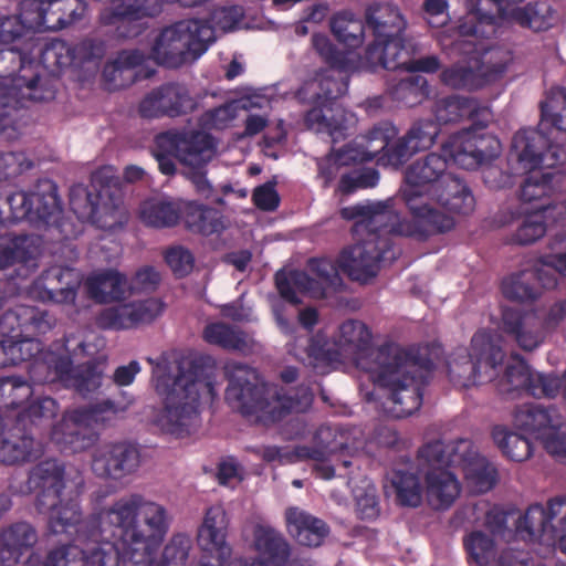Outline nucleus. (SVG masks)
I'll use <instances>...</instances> for the list:
<instances>
[{
  "label": "nucleus",
  "mask_w": 566,
  "mask_h": 566,
  "mask_svg": "<svg viewBox=\"0 0 566 566\" xmlns=\"http://www.w3.org/2000/svg\"><path fill=\"white\" fill-rule=\"evenodd\" d=\"M38 532L29 522H15L0 531V565L17 566L38 543Z\"/></svg>",
  "instance_id": "nucleus-38"
},
{
  "label": "nucleus",
  "mask_w": 566,
  "mask_h": 566,
  "mask_svg": "<svg viewBox=\"0 0 566 566\" xmlns=\"http://www.w3.org/2000/svg\"><path fill=\"white\" fill-rule=\"evenodd\" d=\"M202 338L206 343L226 350H244L248 347L247 334L239 327L223 322L206 325Z\"/></svg>",
  "instance_id": "nucleus-54"
},
{
  "label": "nucleus",
  "mask_w": 566,
  "mask_h": 566,
  "mask_svg": "<svg viewBox=\"0 0 566 566\" xmlns=\"http://www.w3.org/2000/svg\"><path fill=\"white\" fill-rule=\"evenodd\" d=\"M83 276L76 269L54 265L44 270L34 281V290L42 301L74 304Z\"/></svg>",
  "instance_id": "nucleus-32"
},
{
  "label": "nucleus",
  "mask_w": 566,
  "mask_h": 566,
  "mask_svg": "<svg viewBox=\"0 0 566 566\" xmlns=\"http://www.w3.org/2000/svg\"><path fill=\"white\" fill-rule=\"evenodd\" d=\"M86 10L85 0H46L48 30L59 31L76 23Z\"/></svg>",
  "instance_id": "nucleus-51"
},
{
  "label": "nucleus",
  "mask_w": 566,
  "mask_h": 566,
  "mask_svg": "<svg viewBox=\"0 0 566 566\" xmlns=\"http://www.w3.org/2000/svg\"><path fill=\"white\" fill-rule=\"evenodd\" d=\"M373 335L368 326L358 319H347L339 326L338 344L353 356L356 365L367 373L374 371L381 363L379 352L384 347H399L394 343L373 346Z\"/></svg>",
  "instance_id": "nucleus-25"
},
{
  "label": "nucleus",
  "mask_w": 566,
  "mask_h": 566,
  "mask_svg": "<svg viewBox=\"0 0 566 566\" xmlns=\"http://www.w3.org/2000/svg\"><path fill=\"white\" fill-rule=\"evenodd\" d=\"M163 310L164 304L156 298L122 304L103 310L97 317V324L103 329H128L142 323L153 322Z\"/></svg>",
  "instance_id": "nucleus-36"
},
{
  "label": "nucleus",
  "mask_w": 566,
  "mask_h": 566,
  "mask_svg": "<svg viewBox=\"0 0 566 566\" xmlns=\"http://www.w3.org/2000/svg\"><path fill=\"white\" fill-rule=\"evenodd\" d=\"M35 49L32 41L0 49V102L14 106L21 120L29 103L52 101L57 91L54 80L40 76Z\"/></svg>",
  "instance_id": "nucleus-6"
},
{
  "label": "nucleus",
  "mask_w": 566,
  "mask_h": 566,
  "mask_svg": "<svg viewBox=\"0 0 566 566\" xmlns=\"http://www.w3.org/2000/svg\"><path fill=\"white\" fill-rule=\"evenodd\" d=\"M502 335L479 329L471 339V348H458L448 360V377L454 386L469 388L492 381L505 358Z\"/></svg>",
  "instance_id": "nucleus-9"
},
{
  "label": "nucleus",
  "mask_w": 566,
  "mask_h": 566,
  "mask_svg": "<svg viewBox=\"0 0 566 566\" xmlns=\"http://www.w3.org/2000/svg\"><path fill=\"white\" fill-rule=\"evenodd\" d=\"M139 464L138 448L128 442H117L105 444L95 451L92 470L99 478L118 481L134 473Z\"/></svg>",
  "instance_id": "nucleus-27"
},
{
  "label": "nucleus",
  "mask_w": 566,
  "mask_h": 566,
  "mask_svg": "<svg viewBox=\"0 0 566 566\" xmlns=\"http://www.w3.org/2000/svg\"><path fill=\"white\" fill-rule=\"evenodd\" d=\"M7 201L14 220H27L36 227H55L63 240L76 239L83 231L81 224L63 217L57 185L51 179H39L30 191H17Z\"/></svg>",
  "instance_id": "nucleus-10"
},
{
  "label": "nucleus",
  "mask_w": 566,
  "mask_h": 566,
  "mask_svg": "<svg viewBox=\"0 0 566 566\" xmlns=\"http://www.w3.org/2000/svg\"><path fill=\"white\" fill-rule=\"evenodd\" d=\"M168 531L167 510L132 493L86 517L77 541L50 549L41 566H156L150 555Z\"/></svg>",
  "instance_id": "nucleus-1"
},
{
  "label": "nucleus",
  "mask_w": 566,
  "mask_h": 566,
  "mask_svg": "<svg viewBox=\"0 0 566 566\" xmlns=\"http://www.w3.org/2000/svg\"><path fill=\"white\" fill-rule=\"evenodd\" d=\"M474 98L448 96L437 101L434 106L436 122L439 124L458 123L465 119L467 114L474 111Z\"/></svg>",
  "instance_id": "nucleus-61"
},
{
  "label": "nucleus",
  "mask_w": 566,
  "mask_h": 566,
  "mask_svg": "<svg viewBox=\"0 0 566 566\" xmlns=\"http://www.w3.org/2000/svg\"><path fill=\"white\" fill-rule=\"evenodd\" d=\"M312 45L323 61L333 70L339 72L366 71L360 65L363 55H356L352 51H339L325 34H313Z\"/></svg>",
  "instance_id": "nucleus-49"
},
{
  "label": "nucleus",
  "mask_w": 566,
  "mask_h": 566,
  "mask_svg": "<svg viewBox=\"0 0 566 566\" xmlns=\"http://www.w3.org/2000/svg\"><path fill=\"white\" fill-rule=\"evenodd\" d=\"M184 219L189 231L205 237L219 235L228 228L221 211L195 201L187 203Z\"/></svg>",
  "instance_id": "nucleus-44"
},
{
  "label": "nucleus",
  "mask_w": 566,
  "mask_h": 566,
  "mask_svg": "<svg viewBox=\"0 0 566 566\" xmlns=\"http://www.w3.org/2000/svg\"><path fill=\"white\" fill-rule=\"evenodd\" d=\"M463 547L468 562L478 566H532V558L522 552L504 549L497 555L494 538L482 531L467 534Z\"/></svg>",
  "instance_id": "nucleus-30"
},
{
  "label": "nucleus",
  "mask_w": 566,
  "mask_h": 566,
  "mask_svg": "<svg viewBox=\"0 0 566 566\" xmlns=\"http://www.w3.org/2000/svg\"><path fill=\"white\" fill-rule=\"evenodd\" d=\"M507 364L503 380L509 385L506 391L524 389L535 398H555L562 388V380L556 375L533 373L526 361L517 354Z\"/></svg>",
  "instance_id": "nucleus-28"
},
{
  "label": "nucleus",
  "mask_w": 566,
  "mask_h": 566,
  "mask_svg": "<svg viewBox=\"0 0 566 566\" xmlns=\"http://www.w3.org/2000/svg\"><path fill=\"white\" fill-rule=\"evenodd\" d=\"M398 136V128L389 120H382L373 126L361 142L345 145L335 156V164L347 166L354 163H368L374 160L378 154L388 150L390 142Z\"/></svg>",
  "instance_id": "nucleus-26"
},
{
  "label": "nucleus",
  "mask_w": 566,
  "mask_h": 566,
  "mask_svg": "<svg viewBox=\"0 0 566 566\" xmlns=\"http://www.w3.org/2000/svg\"><path fill=\"white\" fill-rule=\"evenodd\" d=\"M44 448L41 441L27 430L13 428L0 440V462L6 465H20L42 457Z\"/></svg>",
  "instance_id": "nucleus-39"
},
{
  "label": "nucleus",
  "mask_w": 566,
  "mask_h": 566,
  "mask_svg": "<svg viewBox=\"0 0 566 566\" xmlns=\"http://www.w3.org/2000/svg\"><path fill=\"white\" fill-rule=\"evenodd\" d=\"M397 501L401 506L417 507L422 502V488L415 473L395 471L391 479Z\"/></svg>",
  "instance_id": "nucleus-60"
},
{
  "label": "nucleus",
  "mask_w": 566,
  "mask_h": 566,
  "mask_svg": "<svg viewBox=\"0 0 566 566\" xmlns=\"http://www.w3.org/2000/svg\"><path fill=\"white\" fill-rule=\"evenodd\" d=\"M426 483L428 499L437 509H448L460 494L455 474L447 469L428 471Z\"/></svg>",
  "instance_id": "nucleus-48"
},
{
  "label": "nucleus",
  "mask_w": 566,
  "mask_h": 566,
  "mask_svg": "<svg viewBox=\"0 0 566 566\" xmlns=\"http://www.w3.org/2000/svg\"><path fill=\"white\" fill-rule=\"evenodd\" d=\"M366 29V21L356 18L350 11L338 12L331 20L333 34L348 49L363 44Z\"/></svg>",
  "instance_id": "nucleus-53"
},
{
  "label": "nucleus",
  "mask_w": 566,
  "mask_h": 566,
  "mask_svg": "<svg viewBox=\"0 0 566 566\" xmlns=\"http://www.w3.org/2000/svg\"><path fill=\"white\" fill-rule=\"evenodd\" d=\"M449 159L444 153H429L411 163L405 171V187L400 192H411L419 206L433 207L428 200L443 186L452 174L448 172Z\"/></svg>",
  "instance_id": "nucleus-22"
},
{
  "label": "nucleus",
  "mask_w": 566,
  "mask_h": 566,
  "mask_svg": "<svg viewBox=\"0 0 566 566\" xmlns=\"http://www.w3.org/2000/svg\"><path fill=\"white\" fill-rule=\"evenodd\" d=\"M367 30L374 36L363 54L360 65L366 72L378 69L396 71L397 56L401 49H413L415 39L405 34L407 21L400 10L389 3H375L365 10Z\"/></svg>",
  "instance_id": "nucleus-8"
},
{
  "label": "nucleus",
  "mask_w": 566,
  "mask_h": 566,
  "mask_svg": "<svg viewBox=\"0 0 566 566\" xmlns=\"http://www.w3.org/2000/svg\"><path fill=\"white\" fill-rule=\"evenodd\" d=\"M441 151L447 155L449 163L452 161L460 168L471 170L497 158L501 153V143L494 135L463 129L451 135L442 144Z\"/></svg>",
  "instance_id": "nucleus-20"
},
{
  "label": "nucleus",
  "mask_w": 566,
  "mask_h": 566,
  "mask_svg": "<svg viewBox=\"0 0 566 566\" xmlns=\"http://www.w3.org/2000/svg\"><path fill=\"white\" fill-rule=\"evenodd\" d=\"M33 395L30 382L21 377L0 378V411L18 410Z\"/></svg>",
  "instance_id": "nucleus-57"
},
{
  "label": "nucleus",
  "mask_w": 566,
  "mask_h": 566,
  "mask_svg": "<svg viewBox=\"0 0 566 566\" xmlns=\"http://www.w3.org/2000/svg\"><path fill=\"white\" fill-rule=\"evenodd\" d=\"M551 125L558 132L566 133V91L558 90L555 96L541 102L539 127Z\"/></svg>",
  "instance_id": "nucleus-64"
},
{
  "label": "nucleus",
  "mask_w": 566,
  "mask_h": 566,
  "mask_svg": "<svg viewBox=\"0 0 566 566\" xmlns=\"http://www.w3.org/2000/svg\"><path fill=\"white\" fill-rule=\"evenodd\" d=\"M554 177L553 172L530 170L520 186V200L524 203H538L535 210H538L542 205H552L551 213L556 211L557 217H563L566 213V205L551 200Z\"/></svg>",
  "instance_id": "nucleus-41"
},
{
  "label": "nucleus",
  "mask_w": 566,
  "mask_h": 566,
  "mask_svg": "<svg viewBox=\"0 0 566 566\" xmlns=\"http://www.w3.org/2000/svg\"><path fill=\"white\" fill-rule=\"evenodd\" d=\"M395 259L390 238H365L343 249L338 255L339 269L352 280L361 284L377 276L380 263Z\"/></svg>",
  "instance_id": "nucleus-16"
},
{
  "label": "nucleus",
  "mask_w": 566,
  "mask_h": 566,
  "mask_svg": "<svg viewBox=\"0 0 566 566\" xmlns=\"http://www.w3.org/2000/svg\"><path fill=\"white\" fill-rule=\"evenodd\" d=\"M205 359L193 358L178 366V374H157L155 377L156 392L163 399V409L157 416L160 429L177 438L190 433V428L199 415L200 388L212 386L201 380L203 376Z\"/></svg>",
  "instance_id": "nucleus-5"
},
{
  "label": "nucleus",
  "mask_w": 566,
  "mask_h": 566,
  "mask_svg": "<svg viewBox=\"0 0 566 566\" xmlns=\"http://www.w3.org/2000/svg\"><path fill=\"white\" fill-rule=\"evenodd\" d=\"M209 153V134L201 130H167L155 137L153 155L163 175L176 174L175 158L188 168L201 164Z\"/></svg>",
  "instance_id": "nucleus-14"
},
{
  "label": "nucleus",
  "mask_w": 566,
  "mask_h": 566,
  "mask_svg": "<svg viewBox=\"0 0 566 566\" xmlns=\"http://www.w3.org/2000/svg\"><path fill=\"white\" fill-rule=\"evenodd\" d=\"M552 205H542L538 210L526 213L518 224L512 241L520 245H528L543 238L547 230L546 219L553 217L557 220V214L551 213Z\"/></svg>",
  "instance_id": "nucleus-52"
},
{
  "label": "nucleus",
  "mask_w": 566,
  "mask_h": 566,
  "mask_svg": "<svg viewBox=\"0 0 566 566\" xmlns=\"http://www.w3.org/2000/svg\"><path fill=\"white\" fill-rule=\"evenodd\" d=\"M274 281L280 296L293 305L301 303L295 289L303 293L307 292L319 296L318 282L305 271L291 270L285 272L280 270L275 273Z\"/></svg>",
  "instance_id": "nucleus-50"
},
{
  "label": "nucleus",
  "mask_w": 566,
  "mask_h": 566,
  "mask_svg": "<svg viewBox=\"0 0 566 566\" xmlns=\"http://www.w3.org/2000/svg\"><path fill=\"white\" fill-rule=\"evenodd\" d=\"M461 438L444 443L441 440H434L422 446L418 451V458L423 460L431 470H444L447 468H457L458 464L451 462L454 448L459 446Z\"/></svg>",
  "instance_id": "nucleus-63"
},
{
  "label": "nucleus",
  "mask_w": 566,
  "mask_h": 566,
  "mask_svg": "<svg viewBox=\"0 0 566 566\" xmlns=\"http://www.w3.org/2000/svg\"><path fill=\"white\" fill-rule=\"evenodd\" d=\"M507 22L534 32L552 29L558 22V13L548 0L531 1L523 7H514L507 13Z\"/></svg>",
  "instance_id": "nucleus-42"
},
{
  "label": "nucleus",
  "mask_w": 566,
  "mask_h": 566,
  "mask_svg": "<svg viewBox=\"0 0 566 566\" xmlns=\"http://www.w3.org/2000/svg\"><path fill=\"white\" fill-rule=\"evenodd\" d=\"M41 239L36 235H13L7 243H0V271L21 262L24 268L36 266Z\"/></svg>",
  "instance_id": "nucleus-45"
},
{
  "label": "nucleus",
  "mask_w": 566,
  "mask_h": 566,
  "mask_svg": "<svg viewBox=\"0 0 566 566\" xmlns=\"http://www.w3.org/2000/svg\"><path fill=\"white\" fill-rule=\"evenodd\" d=\"M532 271H523L502 282L503 295L511 301L528 302L539 297L541 291L534 282Z\"/></svg>",
  "instance_id": "nucleus-59"
},
{
  "label": "nucleus",
  "mask_w": 566,
  "mask_h": 566,
  "mask_svg": "<svg viewBox=\"0 0 566 566\" xmlns=\"http://www.w3.org/2000/svg\"><path fill=\"white\" fill-rule=\"evenodd\" d=\"M564 318H566V300L553 304L543 323L534 313L505 307L502 311V328L523 350L531 352L543 342L545 337L543 328H554Z\"/></svg>",
  "instance_id": "nucleus-17"
},
{
  "label": "nucleus",
  "mask_w": 566,
  "mask_h": 566,
  "mask_svg": "<svg viewBox=\"0 0 566 566\" xmlns=\"http://www.w3.org/2000/svg\"><path fill=\"white\" fill-rule=\"evenodd\" d=\"M228 527L229 518L222 506H211L206 511L197 534L198 545L205 555L196 566H254L242 559L229 563L232 547L227 542Z\"/></svg>",
  "instance_id": "nucleus-18"
},
{
  "label": "nucleus",
  "mask_w": 566,
  "mask_h": 566,
  "mask_svg": "<svg viewBox=\"0 0 566 566\" xmlns=\"http://www.w3.org/2000/svg\"><path fill=\"white\" fill-rule=\"evenodd\" d=\"M524 0H478L474 9L459 25V32L464 36L489 39L496 34L497 29L507 20L512 6Z\"/></svg>",
  "instance_id": "nucleus-29"
},
{
  "label": "nucleus",
  "mask_w": 566,
  "mask_h": 566,
  "mask_svg": "<svg viewBox=\"0 0 566 566\" xmlns=\"http://www.w3.org/2000/svg\"><path fill=\"white\" fill-rule=\"evenodd\" d=\"M224 376L228 380L226 400L244 418L270 426L281 421L291 412H304L313 402L307 386H298L292 394L283 392L264 382L256 369L242 363H227Z\"/></svg>",
  "instance_id": "nucleus-2"
},
{
  "label": "nucleus",
  "mask_w": 566,
  "mask_h": 566,
  "mask_svg": "<svg viewBox=\"0 0 566 566\" xmlns=\"http://www.w3.org/2000/svg\"><path fill=\"white\" fill-rule=\"evenodd\" d=\"M88 295L97 303H111L126 297L127 279L116 270H106L86 281Z\"/></svg>",
  "instance_id": "nucleus-46"
},
{
  "label": "nucleus",
  "mask_w": 566,
  "mask_h": 566,
  "mask_svg": "<svg viewBox=\"0 0 566 566\" xmlns=\"http://www.w3.org/2000/svg\"><path fill=\"white\" fill-rule=\"evenodd\" d=\"M401 198L410 219L400 218L394 198L346 207L342 210V217L355 220L353 231L366 232L368 239L390 238V234H397L423 242L454 228L453 218L434 207L419 206L410 191L401 192Z\"/></svg>",
  "instance_id": "nucleus-3"
},
{
  "label": "nucleus",
  "mask_w": 566,
  "mask_h": 566,
  "mask_svg": "<svg viewBox=\"0 0 566 566\" xmlns=\"http://www.w3.org/2000/svg\"><path fill=\"white\" fill-rule=\"evenodd\" d=\"M348 83L331 76L319 78L321 93L315 105L304 116L306 127L319 134H327L333 143L345 138L352 114L340 107L336 99L347 91Z\"/></svg>",
  "instance_id": "nucleus-13"
},
{
  "label": "nucleus",
  "mask_w": 566,
  "mask_h": 566,
  "mask_svg": "<svg viewBox=\"0 0 566 566\" xmlns=\"http://www.w3.org/2000/svg\"><path fill=\"white\" fill-rule=\"evenodd\" d=\"M139 217L147 227L156 229L171 228L178 223L180 211L174 202L150 199L142 203Z\"/></svg>",
  "instance_id": "nucleus-55"
},
{
  "label": "nucleus",
  "mask_w": 566,
  "mask_h": 566,
  "mask_svg": "<svg viewBox=\"0 0 566 566\" xmlns=\"http://www.w3.org/2000/svg\"><path fill=\"white\" fill-rule=\"evenodd\" d=\"M510 158L525 170L555 168L566 163V149L552 143L539 129L522 128L512 138Z\"/></svg>",
  "instance_id": "nucleus-19"
},
{
  "label": "nucleus",
  "mask_w": 566,
  "mask_h": 566,
  "mask_svg": "<svg viewBox=\"0 0 566 566\" xmlns=\"http://www.w3.org/2000/svg\"><path fill=\"white\" fill-rule=\"evenodd\" d=\"M54 325L55 319L48 311L20 304L0 315V336L12 340L21 336L44 335Z\"/></svg>",
  "instance_id": "nucleus-31"
},
{
  "label": "nucleus",
  "mask_w": 566,
  "mask_h": 566,
  "mask_svg": "<svg viewBox=\"0 0 566 566\" xmlns=\"http://www.w3.org/2000/svg\"><path fill=\"white\" fill-rule=\"evenodd\" d=\"M196 106L186 84L167 82L146 94L138 105V114L146 119L176 118L193 112Z\"/></svg>",
  "instance_id": "nucleus-23"
},
{
  "label": "nucleus",
  "mask_w": 566,
  "mask_h": 566,
  "mask_svg": "<svg viewBox=\"0 0 566 566\" xmlns=\"http://www.w3.org/2000/svg\"><path fill=\"white\" fill-rule=\"evenodd\" d=\"M444 209L468 214L474 208V197L469 187L457 176L449 177V180L437 189L430 197Z\"/></svg>",
  "instance_id": "nucleus-47"
},
{
  "label": "nucleus",
  "mask_w": 566,
  "mask_h": 566,
  "mask_svg": "<svg viewBox=\"0 0 566 566\" xmlns=\"http://www.w3.org/2000/svg\"><path fill=\"white\" fill-rule=\"evenodd\" d=\"M453 450L451 462L462 470L465 481L475 493H485L496 484V468L475 451L470 439H460Z\"/></svg>",
  "instance_id": "nucleus-33"
},
{
  "label": "nucleus",
  "mask_w": 566,
  "mask_h": 566,
  "mask_svg": "<svg viewBox=\"0 0 566 566\" xmlns=\"http://www.w3.org/2000/svg\"><path fill=\"white\" fill-rule=\"evenodd\" d=\"M285 520L289 533L302 546L318 547L329 534L325 521L300 507H289Z\"/></svg>",
  "instance_id": "nucleus-40"
},
{
  "label": "nucleus",
  "mask_w": 566,
  "mask_h": 566,
  "mask_svg": "<svg viewBox=\"0 0 566 566\" xmlns=\"http://www.w3.org/2000/svg\"><path fill=\"white\" fill-rule=\"evenodd\" d=\"M214 41L212 27L205 20L188 19L164 28L151 46V57L169 69L197 61Z\"/></svg>",
  "instance_id": "nucleus-11"
},
{
  "label": "nucleus",
  "mask_w": 566,
  "mask_h": 566,
  "mask_svg": "<svg viewBox=\"0 0 566 566\" xmlns=\"http://www.w3.org/2000/svg\"><path fill=\"white\" fill-rule=\"evenodd\" d=\"M118 411V407L109 399L65 410L61 420L51 429V441L64 453L85 451L98 439L96 427L108 423Z\"/></svg>",
  "instance_id": "nucleus-12"
},
{
  "label": "nucleus",
  "mask_w": 566,
  "mask_h": 566,
  "mask_svg": "<svg viewBox=\"0 0 566 566\" xmlns=\"http://www.w3.org/2000/svg\"><path fill=\"white\" fill-rule=\"evenodd\" d=\"M440 134L439 124L430 118L415 120L388 150L392 164H403L415 154L431 148Z\"/></svg>",
  "instance_id": "nucleus-37"
},
{
  "label": "nucleus",
  "mask_w": 566,
  "mask_h": 566,
  "mask_svg": "<svg viewBox=\"0 0 566 566\" xmlns=\"http://www.w3.org/2000/svg\"><path fill=\"white\" fill-rule=\"evenodd\" d=\"M511 60V54L506 50H490L484 56V73L469 66L452 65L441 72L440 80L444 85L454 90L475 91L502 75L507 70Z\"/></svg>",
  "instance_id": "nucleus-24"
},
{
  "label": "nucleus",
  "mask_w": 566,
  "mask_h": 566,
  "mask_svg": "<svg viewBox=\"0 0 566 566\" xmlns=\"http://www.w3.org/2000/svg\"><path fill=\"white\" fill-rule=\"evenodd\" d=\"M65 465L56 459H45L32 467L28 474L27 489L38 492L35 506L40 513L49 514V530L53 534L73 535L77 541V530L86 521L82 520L80 493L65 491Z\"/></svg>",
  "instance_id": "nucleus-7"
},
{
  "label": "nucleus",
  "mask_w": 566,
  "mask_h": 566,
  "mask_svg": "<svg viewBox=\"0 0 566 566\" xmlns=\"http://www.w3.org/2000/svg\"><path fill=\"white\" fill-rule=\"evenodd\" d=\"M429 94L428 81L421 75H410L389 88L391 99L408 107L420 104Z\"/></svg>",
  "instance_id": "nucleus-56"
},
{
  "label": "nucleus",
  "mask_w": 566,
  "mask_h": 566,
  "mask_svg": "<svg viewBox=\"0 0 566 566\" xmlns=\"http://www.w3.org/2000/svg\"><path fill=\"white\" fill-rule=\"evenodd\" d=\"M514 422L520 429L542 440L549 454L566 461V433L560 432L565 419L556 406L524 403L515 410Z\"/></svg>",
  "instance_id": "nucleus-15"
},
{
  "label": "nucleus",
  "mask_w": 566,
  "mask_h": 566,
  "mask_svg": "<svg viewBox=\"0 0 566 566\" xmlns=\"http://www.w3.org/2000/svg\"><path fill=\"white\" fill-rule=\"evenodd\" d=\"M120 181L113 174L112 167H103L92 175V186L98 188V193L93 195L86 191L85 211L81 212L78 218L87 219L91 223L105 231H116L122 229L127 222L125 210L116 203H99L98 199L103 196H109L112 188L117 189Z\"/></svg>",
  "instance_id": "nucleus-21"
},
{
  "label": "nucleus",
  "mask_w": 566,
  "mask_h": 566,
  "mask_svg": "<svg viewBox=\"0 0 566 566\" xmlns=\"http://www.w3.org/2000/svg\"><path fill=\"white\" fill-rule=\"evenodd\" d=\"M492 438L503 454L512 461L522 462L532 455V443L524 436L496 426L492 430Z\"/></svg>",
  "instance_id": "nucleus-58"
},
{
  "label": "nucleus",
  "mask_w": 566,
  "mask_h": 566,
  "mask_svg": "<svg viewBox=\"0 0 566 566\" xmlns=\"http://www.w3.org/2000/svg\"><path fill=\"white\" fill-rule=\"evenodd\" d=\"M254 544L260 562L254 566H285L289 562L290 545L281 533L271 527L260 526L254 532Z\"/></svg>",
  "instance_id": "nucleus-43"
},
{
  "label": "nucleus",
  "mask_w": 566,
  "mask_h": 566,
  "mask_svg": "<svg viewBox=\"0 0 566 566\" xmlns=\"http://www.w3.org/2000/svg\"><path fill=\"white\" fill-rule=\"evenodd\" d=\"M54 373L52 380L60 381L65 388L74 389L82 397L97 391L104 377L99 364L87 361L73 366L69 356H59L50 365Z\"/></svg>",
  "instance_id": "nucleus-34"
},
{
  "label": "nucleus",
  "mask_w": 566,
  "mask_h": 566,
  "mask_svg": "<svg viewBox=\"0 0 566 566\" xmlns=\"http://www.w3.org/2000/svg\"><path fill=\"white\" fill-rule=\"evenodd\" d=\"M307 265L317 277L321 297H325L328 292H336L343 286L338 263L336 264L327 258H312Z\"/></svg>",
  "instance_id": "nucleus-62"
},
{
  "label": "nucleus",
  "mask_w": 566,
  "mask_h": 566,
  "mask_svg": "<svg viewBox=\"0 0 566 566\" xmlns=\"http://www.w3.org/2000/svg\"><path fill=\"white\" fill-rule=\"evenodd\" d=\"M516 535L527 543H538L566 554V534L546 523L545 506L535 503L516 522Z\"/></svg>",
  "instance_id": "nucleus-35"
},
{
  "label": "nucleus",
  "mask_w": 566,
  "mask_h": 566,
  "mask_svg": "<svg viewBox=\"0 0 566 566\" xmlns=\"http://www.w3.org/2000/svg\"><path fill=\"white\" fill-rule=\"evenodd\" d=\"M378 367L371 371L374 382L388 390L386 406L395 418L409 417L420 409L423 389L434 363L420 348L384 347Z\"/></svg>",
  "instance_id": "nucleus-4"
}]
</instances>
